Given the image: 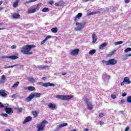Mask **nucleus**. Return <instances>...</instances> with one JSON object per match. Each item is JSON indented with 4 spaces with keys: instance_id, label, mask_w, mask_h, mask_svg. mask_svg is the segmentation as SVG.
Segmentation results:
<instances>
[{
    "instance_id": "1",
    "label": "nucleus",
    "mask_w": 131,
    "mask_h": 131,
    "mask_svg": "<svg viewBox=\"0 0 131 131\" xmlns=\"http://www.w3.org/2000/svg\"><path fill=\"white\" fill-rule=\"evenodd\" d=\"M35 48V45H27L21 48V53L24 55H32V52L31 51L32 49Z\"/></svg>"
},
{
    "instance_id": "2",
    "label": "nucleus",
    "mask_w": 131,
    "mask_h": 131,
    "mask_svg": "<svg viewBox=\"0 0 131 131\" xmlns=\"http://www.w3.org/2000/svg\"><path fill=\"white\" fill-rule=\"evenodd\" d=\"M49 122L46 120H43L40 123L37 124L36 126L37 131L45 130L46 124H48Z\"/></svg>"
},
{
    "instance_id": "3",
    "label": "nucleus",
    "mask_w": 131,
    "mask_h": 131,
    "mask_svg": "<svg viewBox=\"0 0 131 131\" xmlns=\"http://www.w3.org/2000/svg\"><path fill=\"white\" fill-rule=\"evenodd\" d=\"M41 96V94L37 93H32L27 98V102H30L32 99L34 98H39Z\"/></svg>"
},
{
    "instance_id": "4",
    "label": "nucleus",
    "mask_w": 131,
    "mask_h": 131,
    "mask_svg": "<svg viewBox=\"0 0 131 131\" xmlns=\"http://www.w3.org/2000/svg\"><path fill=\"white\" fill-rule=\"evenodd\" d=\"M56 98L59 100H63L64 101H68L73 98L72 95H56Z\"/></svg>"
},
{
    "instance_id": "5",
    "label": "nucleus",
    "mask_w": 131,
    "mask_h": 131,
    "mask_svg": "<svg viewBox=\"0 0 131 131\" xmlns=\"http://www.w3.org/2000/svg\"><path fill=\"white\" fill-rule=\"evenodd\" d=\"M83 101L85 104L88 106V110H93V104L92 102H90L89 99L86 98V97H84Z\"/></svg>"
},
{
    "instance_id": "6",
    "label": "nucleus",
    "mask_w": 131,
    "mask_h": 131,
    "mask_svg": "<svg viewBox=\"0 0 131 131\" xmlns=\"http://www.w3.org/2000/svg\"><path fill=\"white\" fill-rule=\"evenodd\" d=\"M48 106L49 107V108L51 109V110H56V109H57L58 108V105H57V104H56L55 103H49L48 104Z\"/></svg>"
},
{
    "instance_id": "7",
    "label": "nucleus",
    "mask_w": 131,
    "mask_h": 131,
    "mask_svg": "<svg viewBox=\"0 0 131 131\" xmlns=\"http://www.w3.org/2000/svg\"><path fill=\"white\" fill-rule=\"evenodd\" d=\"M76 25L77 26V28H76V30L77 31H81V30L83 29L84 27V25L81 24L79 23H76Z\"/></svg>"
},
{
    "instance_id": "8",
    "label": "nucleus",
    "mask_w": 131,
    "mask_h": 131,
    "mask_svg": "<svg viewBox=\"0 0 131 131\" xmlns=\"http://www.w3.org/2000/svg\"><path fill=\"white\" fill-rule=\"evenodd\" d=\"M5 111L7 114H9V115H11L12 113H13V108L11 107H8L7 106L5 107Z\"/></svg>"
},
{
    "instance_id": "9",
    "label": "nucleus",
    "mask_w": 131,
    "mask_h": 131,
    "mask_svg": "<svg viewBox=\"0 0 131 131\" xmlns=\"http://www.w3.org/2000/svg\"><path fill=\"white\" fill-rule=\"evenodd\" d=\"M116 63H117V61L113 58L106 61V65H115Z\"/></svg>"
},
{
    "instance_id": "10",
    "label": "nucleus",
    "mask_w": 131,
    "mask_h": 131,
    "mask_svg": "<svg viewBox=\"0 0 131 131\" xmlns=\"http://www.w3.org/2000/svg\"><path fill=\"white\" fill-rule=\"evenodd\" d=\"M78 53H79V49H76L72 50L71 51L70 55H71V56H76V55H78Z\"/></svg>"
},
{
    "instance_id": "11",
    "label": "nucleus",
    "mask_w": 131,
    "mask_h": 131,
    "mask_svg": "<svg viewBox=\"0 0 131 131\" xmlns=\"http://www.w3.org/2000/svg\"><path fill=\"white\" fill-rule=\"evenodd\" d=\"M42 86L48 88V86H55V84L50 82H46L42 84Z\"/></svg>"
},
{
    "instance_id": "12",
    "label": "nucleus",
    "mask_w": 131,
    "mask_h": 131,
    "mask_svg": "<svg viewBox=\"0 0 131 131\" xmlns=\"http://www.w3.org/2000/svg\"><path fill=\"white\" fill-rule=\"evenodd\" d=\"M8 94L6 93V91L2 90V91H0V97H3V98H7Z\"/></svg>"
},
{
    "instance_id": "13",
    "label": "nucleus",
    "mask_w": 131,
    "mask_h": 131,
    "mask_svg": "<svg viewBox=\"0 0 131 131\" xmlns=\"http://www.w3.org/2000/svg\"><path fill=\"white\" fill-rule=\"evenodd\" d=\"M97 35H96L95 33H93L92 34V42L93 43H95V42H97Z\"/></svg>"
},
{
    "instance_id": "14",
    "label": "nucleus",
    "mask_w": 131,
    "mask_h": 131,
    "mask_svg": "<svg viewBox=\"0 0 131 131\" xmlns=\"http://www.w3.org/2000/svg\"><path fill=\"white\" fill-rule=\"evenodd\" d=\"M7 78H6V76L5 75H2L0 79V84L2 83H5Z\"/></svg>"
},
{
    "instance_id": "15",
    "label": "nucleus",
    "mask_w": 131,
    "mask_h": 131,
    "mask_svg": "<svg viewBox=\"0 0 131 131\" xmlns=\"http://www.w3.org/2000/svg\"><path fill=\"white\" fill-rule=\"evenodd\" d=\"M68 125V123H63L61 124H60L59 125H57L56 129H59V128H62V127H64V126H67Z\"/></svg>"
},
{
    "instance_id": "16",
    "label": "nucleus",
    "mask_w": 131,
    "mask_h": 131,
    "mask_svg": "<svg viewBox=\"0 0 131 131\" xmlns=\"http://www.w3.org/2000/svg\"><path fill=\"white\" fill-rule=\"evenodd\" d=\"M32 119V117H31V116L27 117L26 118V119L24 120L23 122V124H25L26 122H29V121H31Z\"/></svg>"
},
{
    "instance_id": "17",
    "label": "nucleus",
    "mask_w": 131,
    "mask_h": 131,
    "mask_svg": "<svg viewBox=\"0 0 131 131\" xmlns=\"http://www.w3.org/2000/svg\"><path fill=\"white\" fill-rule=\"evenodd\" d=\"M8 58L12 60H16V59H19V57H18V54H16V55L9 56Z\"/></svg>"
},
{
    "instance_id": "18",
    "label": "nucleus",
    "mask_w": 131,
    "mask_h": 131,
    "mask_svg": "<svg viewBox=\"0 0 131 131\" xmlns=\"http://www.w3.org/2000/svg\"><path fill=\"white\" fill-rule=\"evenodd\" d=\"M20 2V0H15L14 2H13L12 4V6L13 8H17L19 5V3Z\"/></svg>"
},
{
    "instance_id": "19",
    "label": "nucleus",
    "mask_w": 131,
    "mask_h": 131,
    "mask_svg": "<svg viewBox=\"0 0 131 131\" xmlns=\"http://www.w3.org/2000/svg\"><path fill=\"white\" fill-rule=\"evenodd\" d=\"M51 37H52V36H51V35H48V36H46L45 39L44 40H43L42 41H41V45H43V43H45L46 42V41H47V40H48L49 39L51 38Z\"/></svg>"
},
{
    "instance_id": "20",
    "label": "nucleus",
    "mask_w": 131,
    "mask_h": 131,
    "mask_svg": "<svg viewBox=\"0 0 131 131\" xmlns=\"http://www.w3.org/2000/svg\"><path fill=\"white\" fill-rule=\"evenodd\" d=\"M36 12V9L35 8H32L28 10V14H33V13H35Z\"/></svg>"
},
{
    "instance_id": "21",
    "label": "nucleus",
    "mask_w": 131,
    "mask_h": 131,
    "mask_svg": "<svg viewBox=\"0 0 131 131\" xmlns=\"http://www.w3.org/2000/svg\"><path fill=\"white\" fill-rule=\"evenodd\" d=\"M19 17H20V14H19V13H14L12 15V18H13V19H18V18H19Z\"/></svg>"
},
{
    "instance_id": "22",
    "label": "nucleus",
    "mask_w": 131,
    "mask_h": 131,
    "mask_svg": "<svg viewBox=\"0 0 131 131\" xmlns=\"http://www.w3.org/2000/svg\"><path fill=\"white\" fill-rule=\"evenodd\" d=\"M107 42H105L99 46V49L100 50H103L105 47L107 46Z\"/></svg>"
},
{
    "instance_id": "23",
    "label": "nucleus",
    "mask_w": 131,
    "mask_h": 131,
    "mask_svg": "<svg viewBox=\"0 0 131 131\" xmlns=\"http://www.w3.org/2000/svg\"><path fill=\"white\" fill-rule=\"evenodd\" d=\"M124 82H126L127 84H129L131 81H129V78L127 77H125L123 80Z\"/></svg>"
},
{
    "instance_id": "24",
    "label": "nucleus",
    "mask_w": 131,
    "mask_h": 131,
    "mask_svg": "<svg viewBox=\"0 0 131 131\" xmlns=\"http://www.w3.org/2000/svg\"><path fill=\"white\" fill-rule=\"evenodd\" d=\"M19 81H17L16 82H15L14 84H13L11 86V88L12 89H16L17 86H18V85H19Z\"/></svg>"
},
{
    "instance_id": "25",
    "label": "nucleus",
    "mask_w": 131,
    "mask_h": 131,
    "mask_svg": "<svg viewBox=\"0 0 131 131\" xmlns=\"http://www.w3.org/2000/svg\"><path fill=\"white\" fill-rule=\"evenodd\" d=\"M115 53H116V50H113L112 52H110L107 56L108 57H112L113 55H115Z\"/></svg>"
},
{
    "instance_id": "26",
    "label": "nucleus",
    "mask_w": 131,
    "mask_h": 131,
    "mask_svg": "<svg viewBox=\"0 0 131 131\" xmlns=\"http://www.w3.org/2000/svg\"><path fill=\"white\" fill-rule=\"evenodd\" d=\"M33 117L35 118L36 117H37V116H38V113H37V112H36V111H34L32 112Z\"/></svg>"
},
{
    "instance_id": "27",
    "label": "nucleus",
    "mask_w": 131,
    "mask_h": 131,
    "mask_svg": "<svg viewBox=\"0 0 131 131\" xmlns=\"http://www.w3.org/2000/svg\"><path fill=\"white\" fill-rule=\"evenodd\" d=\"M51 31L53 33H57L58 32V29L57 28H53L51 29Z\"/></svg>"
},
{
    "instance_id": "28",
    "label": "nucleus",
    "mask_w": 131,
    "mask_h": 131,
    "mask_svg": "<svg viewBox=\"0 0 131 131\" xmlns=\"http://www.w3.org/2000/svg\"><path fill=\"white\" fill-rule=\"evenodd\" d=\"M28 90L30 92H32L33 91H35V88H34L33 86H29Z\"/></svg>"
},
{
    "instance_id": "29",
    "label": "nucleus",
    "mask_w": 131,
    "mask_h": 131,
    "mask_svg": "<svg viewBox=\"0 0 131 131\" xmlns=\"http://www.w3.org/2000/svg\"><path fill=\"white\" fill-rule=\"evenodd\" d=\"M49 11H50V9L47 7L43 8V9L42 10V11L43 13H47V12H49Z\"/></svg>"
},
{
    "instance_id": "30",
    "label": "nucleus",
    "mask_w": 131,
    "mask_h": 131,
    "mask_svg": "<svg viewBox=\"0 0 131 131\" xmlns=\"http://www.w3.org/2000/svg\"><path fill=\"white\" fill-rule=\"evenodd\" d=\"M28 80L29 82H34V81H35V80H34V78L32 77L28 78Z\"/></svg>"
},
{
    "instance_id": "31",
    "label": "nucleus",
    "mask_w": 131,
    "mask_h": 131,
    "mask_svg": "<svg viewBox=\"0 0 131 131\" xmlns=\"http://www.w3.org/2000/svg\"><path fill=\"white\" fill-rule=\"evenodd\" d=\"M41 6V3H38L37 5V7L36 8H35L36 9V11H38V10H39V9H40V7Z\"/></svg>"
},
{
    "instance_id": "32",
    "label": "nucleus",
    "mask_w": 131,
    "mask_h": 131,
    "mask_svg": "<svg viewBox=\"0 0 131 131\" xmlns=\"http://www.w3.org/2000/svg\"><path fill=\"white\" fill-rule=\"evenodd\" d=\"M82 17V13H79L76 16V18H78V19H80Z\"/></svg>"
},
{
    "instance_id": "33",
    "label": "nucleus",
    "mask_w": 131,
    "mask_h": 131,
    "mask_svg": "<svg viewBox=\"0 0 131 131\" xmlns=\"http://www.w3.org/2000/svg\"><path fill=\"white\" fill-rule=\"evenodd\" d=\"M95 53H96V50L93 49V50L90 51L89 54L90 55H94V54H95Z\"/></svg>"
},
{
    "instance_id": "34",
    "label": "nucleus",
    "mask_w": 131,
    "mask_h": 131,
    "mask_svg": "<svg viewBox=\"0 0 131 131\" xmlns=\"http://www.w3.org/2000/svg\"><path fill=\"white\" fill-rule=\"evenodd\" d=\"M96 14H98V12L94 11L93 12L89 13H88V16H92V15H96Z\"/></svg>"
},
{
    "instance_id": "35",
    "label": "nucleus",
    "mask_w": 131,
    "mask_h": 131,
    "mask_svg": "<svg viewBox=\"0 0 131 131\" xmlns=\"http://www.w3.org/2000/svg\"><path fill=\"white\" fill-rule=\"evenodd\" d=\"M59 7H61L62 6H64V1L63 0L60 1L59 2Z\"/></svg>"
},
{
    "instance_id": "36",
    "label": "nucleus",
    "mask_w": 131,
    "mask_h": 131,
    "mask_svg": "<svg viewBox=\"0 0 131 131\" xmlns=\"http://www.w3.org/2000/svg\"><path fill=\"white\" fill-rule=\"evenodd\" d=\"M34 2H37V0H30L26 2V4H29L30 3H34Z\"/></svg>"
},
{
    "instance_id": "37",
    "label": "nucleus",
    "mask_w": 131,
    "mask_h": 131,
    "mask_svg": "<svg viewBox=\"0 0 131 131\" xmlns=\"http://www.w3.org/2000/svg\"><path fill=\"white\" fill-rule=\"evenodd\" d=\"M127 103H131V96H128L127 97Z\"/></svg>"
},
{
    "instance_id": "38",
    "label": "nucleus",
    "mask_w": 131,
    "mask_h": 131,
    "mask_svg": "<svg viewBox=\"0 0 131 131\" xmlns=\"http://www.w3.org/2000/svg\"><path fill=\"white\" fill-rule=\"evenodd\" d=\"M122 43H123V42L122 41H117L115 43V46H117L118 45H121Z\"/></svg>"
},
{
    "instance_id": "39",
    "label": "nucleus",
    "mask_w": 131,
    "mask_h": 131,
    "mask_svg": "<svg viewBox=\"0 0 131 131\" xmlns=\"http://www.w3.org/2000/svg\"><path fill=\"white\" fill-rule=\"evenodd\" d=\"M16 66H20V64L17 63V64H14L13 66H9V68H13V67H16Z\"/></svg>"
},
{
    "instance_id": "40",
    "label": "nucleus",
    "mask_w": 131,
    "mask_h": 131,
    "mask_svg": "<svg viewBox=\"0 0 131 131\" xmlns=\"http://www.w3.org/2000/svg\"><path fill=\"white\" fill-rule=\"evenodd\" d=\"M131 48H127L126 50H125V53H128V52H130Z\"/></svg>"
},
{
    "instance_id": "41",
    "label": "nucleus",
    "mask_w": 131,
    "mask_h": 131,
    "mask_svg": "<svg viewBox=\"0 0 131 131\" xmlns=\"http://www.w3.org/2000/svg\"><path fill=\"white\" fill-rule=\"evenodd\" d=\"M99 116L100 118H102L103 116H105V114L104 113H100Z\"/></svg>"
},
{
    "instance_id": "42",
    "label": "nucleus",
    "mask_w": 131,
    "mask_h": 131,
    "mask_svg": "<svg viewBox=\"0 0 131 131\" xmlns=\"http://www.w3.org/2000/svg\"><path fill=\"white\" fill-rule=\"evenodd\" d=\"M48 4L49 5H51V6L53 5V4H54V1H49L48 2Z\"/></svg>"
},
{
    "instance_id": "43",
    "label": "nucleus",
    "mask_w": 131,
    "mask_h": 131,
    "mask_svg": "<svg viewBox=\"0 0 131 131\" xmlns=\"http://www.w3.org/2000/svg\"><path fill=\"white\" fill-rule=\"evenodd\" d=\"M2 116H3L4 117H8V114H1Z\"/></svg>"
},
{
    "instance_id": "44",
    "label": "nucleus",
    "mask_w": 131,
    "mask_h": 131,
    "mask_svg": "<svg viewBox=\"0 0 131 131\" xmlns=\"http://www.w3.org/2000/svg\"><path fill=\"white\" fill-rule=\"evenodd\" d=\"M17 48V46L15 45H13L11 46V49H12V50H13V49H16Z\"/></svg>"
},
{
    "instance_id": "45",
    "label": "nucleus",
    "mask_w": 131,
    "mask_h": 131,
    "mask_svg": "<svg viewBox=\"0 0 131 131\" xmlns=\"http://www.w3.org/2000/svg\"><path fill=\"white\" fill-rule=\"evenodd\" d=\"M111 97L112 99H116V95H111Z\"/></svg>"
},
{
    "instance_id": "46",
    "label": "nucleus",
    "mask_w": 131,
    "mask_h": 131,
    "mask_svg": "<svg viewBox=\"0 0 131 131\" xmlns=\"http://www.w3.org/2000/svg\"><path fill=\"white\" fill-rule=\"evenodd\" d=\"M22 110H23V109H22V108H21V107L17 108V111H18V112H19V113L22 112Z\"/></svg>"
},
{
    "instance_id": "47",
    "label": "nucleus",
    "mask_w": 131,
    "mask_h": 131,
    "mask_svg": "<svg viewBox=\"0 0 131 131\" xmlns=\"http://www.w3.org/2000/svg\"><path fill=\"white\" fill-rule=\"evenodd\" d=\"M8 57H9V56H3L1 57V58H2V59H7V58H9Z\"/></svg>"
},
{
    "instance_id": "48",
    "label": "nucleus",
    "mask_w": 131,
    "mask_h": 131,
    "mask_svg": "<svg viewBox=\"0 0 131 131\" xmlns=\"http://www.w3.org/2000/svg\"><path fill=\"white\" fill-rule=\"evenodd\" d=\"M125 57H131V53H129V54H127L125 55Z\"/></svg>"
},
{
    "instance_id": "49",
    "label": "nucleus",
    "mask_w": 131,
    "mask_h": 131,
    "mask_svg": "<svg viewBox=\"0 0 131 131\" xmlns=\"http://www.w3.org/2000/svg\"><path fill=\"white\" fill-rule=\"evenodd\" d=\"M99 124H100V125H103L104 124V122L103 121H100L99 122Z\"/></svg>"
},
{
    "instance_id": "50",
    "label": "nucleus",
    "mask_w": 131,
    "mask_h": 131,
    "mask_svg": "<svg viewBox=\"0 0 131 131\" xmlns=\"http://www.w3.org/2000/svg\"><path fill=\"white\" fill-rule=\"evenodd\" d=\"M37 84H38V85H42V84H43V83L42 82H39L37 83Z\"/></svg>"
},
{
    "instance_id": "51",
    "label": "nucleus",
    "mask_w": 131,
    "mask_h": 131,
    "mask_svg": "<svg viewBox=\"0 0 131 131\" xmlns=\"http://www.w3.org/2000/svg\"><path fill=\"white\" fill-rule=\"evenodd\" d=\"M128 130H129V127L127 126L125 129V131H128Z\"/></svg>"
},
{
    "instance_id": "52",
    "label": "nucleus",
    "mask_w": 131,
    "mask_h": 131,
    "mask_svg": "<svg viewBox=\"0 0 131 131\" xmlns=\"http://www.w3.org/2000/svg\"><path fill=\"white\" fill-rule=\"evenodd\" d=\"M55 5L57 7H60V5L59 4V2L58 3H56L55 4Z\"/></svg>"
},
{
    "instance_id": "53",
    "label": "nucleus",
    "mask_w": 131,
    "mask_h": 131,
    "mask_svg": "<svg viewBox=\"0 0 131 131\" xmlns=\"http://www.w3.org/2000/svg\"><path fill=\"white\" fill-rule=\"evenodd\" d=\"M5 107L6 106H5L4 104H0V108H5Z\"/></svg>"
},
{
    "instance_id": "54",
    "label": "nucleus",
    "mask_w": 131,
    "mask_h": 131,
    "mask_svg": "<svg viewBox=\"0 0 131 131\" xmlns=\"http://www.w3.org/2000/svg\"><path fill=\"white\" fill-rule=\"evenodd\" d=\"M125 3H126V4H128V3H129L130 0H124Z\"/></svg>"
},
{
    "instance_id": "55",
    "label": "nucleus",
    "mask_w": 131,
    "mask_h": 131,
    "mask_svg": "<svg viewBox=\"0 0 131 131\" xmlns=\"http://www.w3.org/2000/svg\"><path fill=\"white\" fill-rule=\"evenodd\" d=\"M122 97H125L126 96V93H122Z\"/></svg>"
},
{
    "instance_id": "56",
    "label": "nucleus",
    "mask_w": 131,
    "mask_h": 131,
    "mask_svg": "<svg viewBox=\"0 0 131 131\" xmlns=\"http://www.w3.org/2000/svg\"><path fill=\"white\" fill-rule=\"evenodd\" d=\"M121 103H125V100H124V99H121Z\"/></svg>"
},
{
    "instance_id": "57",
    "label": "nucleus",
    "mask_w": 131,
    "mask_h": 131,
    "mask_svg": "<svg viewBox=\"0 0 131 131\" xmlns=\"http://www.w3.org/2000/svg\"><path fill=\"white\" fill-rule=\"evenodd\" d=\"M102 63H105L106 65H107V61L105 60H102Z\"/></svg>"
},
{
    "instance_id": "58",
    "label": "nucleus",
    "mask_w": 131,
    "mask_h": 131,
    "mask_svg": "<svg viewBox=\"0 0 131 131\" xmlns=\"http://www.w3.org/2000/svg\"><path fill=\"white\" fill-rule=\"evenodd\" d=\"M89 1H90V0H83V2L86 3V2H89Z\"/></svg>"
},
{
    "instance_id": "59",
    "label": "nucleus",
    "mask_w": 131,
    "mask_h": 131,
    "mask_svg": "<svg viewBox=\"0 0 131 131\" xmlns=\"http://www.w3.org/2000/svg\"><path fill=\"white\" fill-rule=\"evenodd\" d=\"M24 90H28V87H24Z\"/></svg>"
},
{
    "instance_id": "60",
    "label": "nucleus",
    "mask_w": 131,
    "mask_h": 131,
    "mask_svg": "<svg viewBox=\"0 0 131 131\" xmlns=\"http://www.w3.org/2000/svg\"><path fill=\"white\" fill-rule=\"evenodd\" d=\"M61 74H62V75L64 76V75H66L67 74V73H62Z\"/></svg>"
},
{
    "instance_id": "61",
    "label": "nucleus",
    "mask_w": 131,
    "mask_h": 131,
    "mask_svg": "<svg viewBox=\"0 0 131 131\" xmlns=\"http://www.w3.org/2000/svg\"><path fill=\"white\" fill-rule=\"evenodd\" d=\"M124 81L121 83V85H124Z\"/></svg>"
},
{
    "instance_id": "62",
    "label": "nucleus",
    "mask_w": 131,
    "mask_h": 131,
    "mask_svg": "<svg viewBox=\"0 0 131 131\" xmlns=\"http://www.w3.org/2000/svg\"><path fill=\"white\" fill-rule=\"evenodd\" d=\"M41 79H43V80H45V79H47V77H42Z\"/></svg>"
},
{
    "instance_id": "63",
    "label": "nucleus",
    "mask_w": 131,
    "mask_h": 131,
    "mask_svg": "<svg viewBox=\"0 0 131 131\" xmlns=\"http://www.w3.org/2000/svg\"><path fill=\"white\" fill-rule=\"evenodd\" d=\"M84 131H89V129L86 128H84Z\"/></svg>"
},
{
    "instance_id": "64",
    "label": "nucleus",
    "mask_w": 131,
    "mask_h": 131,
    "mask_svg": "<svg viewBox=\"0 0 131 131\" xmlns=\"http://www.w3.org/2000/svg\"><path fill=\"white\" fill-rule=\"evenodd\" d=\"M5 131H11V129H6Z\"/></svg>"
}]
</instances>
